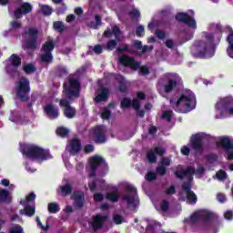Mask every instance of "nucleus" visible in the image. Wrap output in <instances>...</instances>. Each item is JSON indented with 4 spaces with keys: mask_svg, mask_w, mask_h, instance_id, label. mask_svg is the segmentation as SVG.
Returning a JSON list of instances; mask_svg holds the SVG:
<instances>
[{
    "mask_svg": "<svg viewBox=\"0 0 233 233\" xmlns=\"http://www.w3.org/2000/svg\"><path fill=\"white\" fill-rule=\"evenodd\" d=\"M217 37V43L219 45L221 41V37H223V33L219 31L217 34L207 33L206 34V41L199 40L198 42V46L196 47V51L192 53L193 57L195 59H208L213 57L214 54H216V44H214V39Z\"/></svg>",
    "mask_w": 233,
    "mask_h": 233,
    "instance_id": "obj_1",
    "label": "nucleus"
},
{
    "mask_svg": "<svg viewBox=\"0 0 233 233\" xmlns=\"http://www.w3.org/2000/svg\"><path fill=\"white\" fill-rule=\"evenodd\" d=\"M170 105L175 112L187 114V112H192L196 108V95L192 91H186L177 101L176 99H171Z\"/></svg>",
    "mask_w": 233,
    "mask_h": 233,
    "instance_id": "obj_2",
    "label": "nucleus"
},
{
    "mask_svg": "<svg viewBox=\"0 0 233 233\" xmlns=\"http://www.w3.org/2000/svg\"><path fill=\"white\" fill-rule=\"evenodd\" d=\"M20 152L28 159H37L39 161H47V159H52L50 150L33 144H20Z\"/></svg>",
    "mask_w": 233,
    "mask_h": 233,
    "instance_id": "obj_3",
    "label": "nucleus"
},
{
    "mask_svg": "<svg viewBox=\"0 0 233 233\" xmlns=\"http://www.w3.org/2000/svg\"><path fill=\"white\" fill-rule=\"evenodd\" d=\"M63 93L68 101L78 99L81 96V81H79V78L74 76V75H69L67 81L63 84Z\"/></svg>",
    "mask_w": 233,
    "mask_h": 233,
    "instance_id": "obj_4",
    "label": "nucleus"
},
{
    "mask_svg": "<svg viewBox=\"0 0 233 233\" xmlns=\"http://www.w3.org/2000/svg\"><path fill=\"white\" fill-rule=\"evenodd\" d=\"M30 80L27 77L22 76L16 82L15 96L19 101L26 103L30 99Z\"/></svg>",
    "mask_w": 233,
    "mask_h": 233,
    "instance_id": "obj_5",
    "label": "nucleus"
},
{
    "mask_svg": "<svg viewBox=\"0 0 233 233\" xmlns=\"http://www.w3.org/2000/svg\"><path fill=\"white\" fill-rule=\"evenodd\" d=\"M23 37H25V35H29L30 38L26 39L24 44L25 50H35L37 48V37L39 35V30L29 27L28 31H25L22 34Z\"/></svg>",
    "mask_w": 233,
    "mask_h": 233,
    "instance_id": "obj_6",
    "label": "nucleus"
},
{
    "mask_svg": "<svg viewBox=\"0 0 233 233\" xmlns=\"http://www.w3.org/2000/svg\"><path fill=\"white\" fill-rule=\"evenodd\" d=\"M54 48H56V43L52 40L46 41L42 46V52L44 54L41 55L40 58L43 63L50 64L54 61V55H52Z\"/></svg>",
    "mask_w": 233,
    "mask_h": 233,
    "instance_id": "obj_7",
    "label": "nucleus"
},
{
    "mask_svg": "<svg viewBox=\"0 0 233 233\" xmlns=\"http://www.w3.org/2000/svg\"><path fill=\"white\" fill-rule=\"evenodd\" d=\"M71 101L74 100H68L66 98H61L59 100V106L60 108H63V114L67 119H74L77 115V109L72 106Z\"/></svg>",
    "mask_w": 233,
    "mask_h": 233,
    "instance_id": "obj_8",
    "label": "nucleus"
},
{
    "mask_svg": "<svg viewBox=\"0 0 233 233\" xmlns=\"http://www.w3.org/2000/svg\"><path fill=\"white\" fill-rule=\"evenodd\" d=\"M192 179H194V177H189L188 181H184L181 187L182 190L186 192L187 202L190 205H196L198 203V196L192 191Z\"/></svg>",
    "mask_w": 233,
    "mask_h": 233,
    "instance_id": "obj_9",
    "label": "nucleus"
},
{
    "mask_svg": "<svg viewBox=\"0 0 233 233\" xmlns=\"http://www.w3.org/2000/svg\"><path fill=\"white\" fill-rule=\"evenodd\" d=\"M127 194L122 196V200L127 202V207H132L137 208V205H136V196H137V189L133 186H128L126 188Z\"/></svg>",
    "mask_w": 233,
    "mask_h": 233,
    "instance_id": "obj_10",
    "label": "nucleus"
},
{
    "mask_svg": "<svg viewBox=\"0 0 233 233\" xmlns=\"http://www.w3.org/2000/svg\"><path fill=\"white\" fill-rule=\"evenodd\" d=\"M118 63L125 66V68H130L131 70H139V62L136 61V59L128 55H122L118 58Z\"/></svg>",
    "mask_w": 233,
    "mask_h": 233,
    "instance_id": "obj_11",
    "label": "nucleus"
},
{
    "mask_svg": "<svg viewBox=\"0 0 233 233\" xmlns=\"http://www.w3.org/2000/svg\"><path fill=\"white\" fill-rule=\"evenodd\" d=\"M108 219V215H101V213H97L96 216L92 217V220L90 222L93 232H97V230H101L103 227H105V223Z\"/></svg>",
    "mask_w": 233,
    "mask_h": 233,
    "instance_id": "obj_12",
    "label": "nucleus"
},
{
    "mask_svg": "<svg viewBox=\"0 0 233 233\" xmlns=\"http://www.w3.org/2000/svg\"><path fill=\"white\" fill-rule=\"evenodd\" d=\"M217 147L225 148L226 154H228V161H233V143L229 137H222L220 140L217 142Z\"/></svg>",
    "mask_w": 233,
    "mask_h": 233,
    "instance_id": "obj_13",
    "label": "nucleus"
},
{
    "mask_svg": "<svg viewBox=\"0 0 233 233\" xmlns=\"http://www.w3.org/2000/svg\"><path fill=\"white\" fill-rule=\"evenodd\" d=\"M176 21L178 23H183L189 26V28L196 29L198 28V24L196 20L188 15V13H177L175 16Z\"/></svg>",
    "mask_w": 233,
    "mask_h": 233,
    "instance_id": "obj_14",
    "label": "nucleus"
},
{
    "mask_svg": "<svg viewBox=\"0 0 233 233\" xmlns=\"http://www.w3.org/2000/svg\"><path fill=\"white\" fill-rule=\"evenodd\" d=\"M176 179H179V181H183L185 177H192L194 174H196V167L189 166L186 169H177L173 172Z\"/></svg>",
    "mask_w": 233,
    "mask_h": 233,
    "instance_id": "obj_15",
    "label": "nucleus"
},
{
    "mask_svg": "<svg viewBox=\"0 0 233 233\" xmlns=\"http://www.w3.org/2000/svg\"><path fill=\"white\" fill-rule=\"evenodd\" d=\"M34 10V6H32V4L28 2H24L21 4V5L16 8L14 11V17L15 19H21L23 15H26L27 14H30Z\"/></svg>",
    "mask_w": 233,
    "mask_h": 233,
    "instance_id": "obj_16",
    "label": "nucleus"
},
{
    "mask_svg": "<svg viewBox=\"0 0 233 233\" xmlns=\"http://www.w3.org/2000/svg\"><path fill=\"white\" fill-rule=\"evenodd\" d=\"M72 199L74 201L73 207L76 210H81L85 207V192L81 190L75 191Z\"/></svg>",
    "mask_w": 233,
    "mask_h": 233,
    "instance_id": "obj_17",
    "label": "nucleus"
},
{
    "mask_svg": "<svg viewBox=\"0 0 233 233\" xmlns=\"http://www.w3.org/2000/svg\"><path fill=\"white\" fill-rule=\"evenodd\" d=\"M93 140L96 145H103L106 143V135L105 129L101 126H97L93 129Z\"/></svg>",
    "mask_w": 233,
    "mask_h": 233,
    "instance_id": "obj_18",
    "label": "nucleus"
},
{
    "mask_svg": "<svg viewBox=\"0 0 233 233\" xmlns=\"http://www.w3.org/2000/svg\"><path fill=\"white\" fill-rule=\"evenodd\" d=\"M101 165H103L106 170H108V164H106V161H105L103 157L94 156L89 159V166L91 170H97Z\"/></svg>",
    "mask_w": 233,
    "mask_h": 233,
    "instance_id": "obj_19",
    "label": "nucleus"
},
{
    "mask_svg": "<svg viewBox=\"0 0 233 233\" xmlns=\"http://www.w3.org/2000/svg\"><path fill=\"white\" fill-rule=\"evenodd\" d=\"M44 114H46L48 119H57L59 117V108L56 107L52 103L46 104L44 106Z\"/></svg>",
    "mask_w": 233,
    "mask_h": 233,
    "instance_id": "obj_20",
    "label": "nucleus"
},
{
    "mask_svg": "<svg viewBox=\"0 0 233 233\" xmlns=\"http://www.w3.org/2000/svg\"><path fill=\"white\" fill-rule=\"evenodd\" d=\"M191 148L196 152V154H201L205 147H203V137L199 135H195L191 138Z\"/></svg>",
    "mask_w": 233,
    "mask_h": 233,
    "instance_id": "obj_21",
    "label": "nucleus"
},
{
    "mask_svg": "<svg viewBox=\"0 0 233 233\" xmlns=\"http://www.w3.org/2000/svg\"><path fill=\"white\" fill-rule=\"evenodd\" d=\"M232 106H233L232 96L224 97L219 102L217 103V108L218 110H224L225 112H227L228 108H231Z\"/></svg>",
    "mask_w": 233,
    "mask_h": 233,
    "instance_id": "obj_22",
    "label": "nucleus"
},
{
    "mask_svg": "<svg viewBox=\"0 0 233 233\" xmlns=\"http://www.w3.org/2000/svg\"><path fill=\"white\" fill-rule=\"evenodd\" d=\"M83 150V146L81 145V140L78 137H74L70 142V154L76 155L79 154Z\"/></svg>",
    "mask_w": 233,
    "mask_h": 233,
    "instance_id": "obj_23",
    "label": "nucleus"
},
{
    "mask_svg": "<svg viewBox=\"0 0 233 233\" xmlns=\"http://www.w3.org/2000/svg\"><path fill=\"white\" fill-rule=\"evenodd\" d=\"M14 201V197H12V189H1V203L5 205H11Z\"/></svg>",
    "mask_w": 233,
    "mask_h": 233,
    "instance_id": "obj_24",
    "label": "nucleus"
},
{
    "mask_svg": "<svg viewBox=\"0 0 233 233\" xmlns=\"http://www.w3.org/2000/svg\"><path fill=\"white\" fill-rule=\"evenodd\" d=\"M132 45L137 50H142V54H147V52H152L154 50V46H143V42L140 40H133Z\"/></svg>",
    "mask_w": 233,
    "mask_h": 233,
    "instance_id": "obj_25",
    "label": "nucleus"
},
{
    "mask_svg": "<svg viewBox=\"0 0 233 233\" xmlns=\"http://www.w3.org/2000/svg\"><path fill=\"white\" fill-rule=\"evenodd\" d=\"M110 96V90L105 86L99 89V94L95 97L96 103H102V101H106Z\"/></svg>",
    "mask_w": 233,
    "mask_h": 233,
    "instance_id": "obj_26",
    "label": "nucleus"
},
{
    "mask_svg": "<svg viewBox=\"0 0 233 233\" xmlns=\"http://www.w3.org/2000/svg\"><path fill=\"white\" fill-rule=\"evenodd\" d=\"M120 34H121V29L119 28V26L118 25H114L112 27V30L109 27H107L105 30L103 35L105 37H106L107 39H110V37H112V35H115L116 39H117V37H119Z\"/></svg>",
    "mask_w": 233,
    "mask_h": 233,
    "instance_id": "obj_27",
    "label": "nucleus"
},
{
    "mask_svg": "<svg viewBox=\"0 0 233 233\" xmlns=\"http://www.w3.org/2000/svg\"><path fill=\"white\" fill-rule=\"evenodd\" d=\"M177 88V81L176 79H168L167 82L164 85V92L166 94H170Z\"/></svg>",
    "mask_w": 233,
    "mask_h": 233,
    "instance_id": "obj_28",
    "label": "nucleus"
},
{
    "mask_svg": "<svg viewBox=\"0 0 233 233\" xmlns=\"http://www.w3.org/2000/svg\"><path fill=\"white\" fill-rule=\"evenodd\" d=\"M25 214L27 218H32L33 216H35V205L30 206L26 205L25 206L24 209L20 210V214Z\"/></svg>",
    "mask_w": 233,
    "mask_h": 233,
    "instance_id": "obj_29",
    "label": "nucleus"
},
{
    "mask_svg": "<svg viewBox=\"0 0 233 233\" xmlns=\"http://www.w3.org/2000/svg\"><path fill=\"white\" fill-rule=\"evenodd\" d=\"M119 191L117 189L106 194V199L111 201V203H117V201H119Z\"/></svg>",
    "mask_w": 233,
    "mask_h": 233,
    "instance_id": "obj_30",
    "label": "nucleus"
},
{
    "mask_svg": "<svg viewBox=\"0 0 233 233\" xmlns=\"http://www.w3.org/2000/svg\"><path fill=\"white\" fill-rule=\"evenodd\" d=\"M47 210L49 214H57L61 210V207L56 202H50L47 205Z\"/></svg>",
    "mask_w": 233,
    "mask_h": 233,
    "instance_id": "obj_31",
    "label": "nucleus"
},
{
    "mask_svg": "<svg viewBox=\"0 0 233 233\" xmlns=\"http://www.w3.org/2000/svg\"><path fill=\"white\" fill-rule=\"evenodd\" d=\"M87 54L89 56H92L93 54H96V56L103 54V46L96 45L94 47L90 46Z\"/></svg>",
    "mask_w": 233,
    "mask_h": 233,
    "instance_id": "obj_32",
    "label": "nucleus"
},
{
    "mask_svg": "<svg viewBox=\"0 0 233 233\" xmlns=\"http://www.w3.org/2000/svg\"><path fill=\"white\" fill-rule=\"evenodd\" d=\"M95 20H96V22L92 21L89 23V28H93V30H97L99 28V26H101V25L103 24L101 22V15H96Z\"/></svg>",
    "mask_w": 233,
    "mask_h": 233,
    "instance_id": "obj_33",
    "label": "nucleus"
},
{
    "mask_svg": "<svg viewBox=\"0 0 233 233\" xmlns=\"http://www.w3.org/2000/svg\"><path fill=\"white\" fill-rule=\"evenodd\" d=\"M116 52L117 54H125V52H127V54H136L137 51L130 48V46L126 44L120 47H117Z\"/></svg>",
    "mask_w": 233,
    "mask_h": 233,
    "instance_id": "obj_34",
    "label": "nucleus"
},
{
    "mask_svg": "<svg viewBox=\"0 0 233 233\" xmlns=\"http://www.w3.org/2000/svg\"><path fill=\"white\" fill-rule=\"evenodd\" d=\"M9 61L12 65V66H14L15 68L19 67V66L21 65V58L19 56L13 54L11 55Z\"/></svg>",
    "mask_w": 233,
    "mask_h": 233,
    "instance_id": "obj_35",
    "label": "nucleus"
},
{
    "mask_svg": "<svg viewBox=\"0 0 233 233\" xmlns=\"http://www.w3.org/2000/svg\"><path fill=\"white\" fill-rule=\"evenodd\" d=\"M56 76L58 77H65V76H68V69L63 66H59L56 67Z\"/></svg>",
    "mask_w": 233,
    "mask_h": 233,
    "instance_id": "obj_36",
    "label": "nucleus"
},
{
    "mask_svg": "<svg viewBox=\"0 0 233 233\" xmlns=\"http://www.w3.org/2000/svg\"><path fill=\"white\" fill-rule=\"evenodd\" d=\"M128 15L131 19V21H137L139 17H141V13L137 9H133L128 12Z\"/></svg>",
    "mask_w": 233,
    "mask_h": 233,
    "instance_id": "obj_37",
    "label": "nucleus"
},
{
    "mask_svg": "<svg viewBox=\"0 0 233 233\" xmlns=\"http://www.w3.org/2000/svg\"><path fill=\"white\" fill-rule=\"evenodd\" d=\"M69 134L68 128L60 127L56 128V135L60 137H67Z\"/></svg>",
    "mask_w": 233,
    "mask_h": 233,
    "instance_id": "obj_38",
    "label": "nucleus"
},
{
    "mask_svg": "<svg viewBox=\"0 0 233 233\" xmlns=\"http://www.w3.org/2000/svg\"><path fill=\"white\" fill-rule=\"evenodd\" d=\"M62 196H70L72 194V185L66 184L61 187Z\"/></svg>",
    "mask_w": 233,
    "mask_h": 233,
    "instance_id": "obj_39",
    "label": "nucleus"
},
{
    "mask_svg": "<svg viewBox=\"0 0 233 233\" xmlns=\"http://www.w3.org/2000/svg\"><path fill=\"white\" fill-rule=\"evenodd\" d=\"M53 28L56 32H59V34H62V32H65V25L61 21L54 22Z\"/></svg>",
    "mask_w": 233,
    "mask_h": 233,
    "instance_id": "obj_40",
    "label": "nucleus"
},
{
    "mask_svg": "<svg viewBox=\"0 0 233 233\" xmlns=\"http://www.w3.org/2000/svg\"><path fill=\"white\" fill-rule=\"evenodd\" d=\"M41 12L44 15H52V12H54V9H52V7L48 5H42Z\"/></svg>",
    "mask_w": 233,
    "mask_h": 233,
    "instance_id": "obj_41",
    "label": "nucleus"
},
{
    "mask_svg": "<svg viewBox=\"0 0 233 233\" xmlns=\"http://www.w3.org/2000/svg\"><path fill=\"white\" fill-rule=\"evenodd\" d=\"M121 108H130L132 106V100L128 97H124L120 102Z\"/></svg>",
    "mask_w": 233,
    "mask_h": 233,
    "instance_id": "obj_42",
    "label": "nucleus"
},
{
    "mask_svg": "<svg viewBox=\"0 0 233 233\" xmlns=\"http://www.w3.org/2000/svg\"><path fill=\"white\" fill-rule=\"evenodd\" d=\"M216 177L218 179V181H225V179L228 177V175H227L225 170L219 169L216 174Z\"/></svg>",
    "mask_w": 233,
    "mask_h": 233,
    "instance_id": "obj_43",
    "label": "nucleus"
},
{
    "mask_svg": "<svg viewBox=\"0 0 233 233\" xmlns=\"http://www.w3.org/2000/svg\"><path fill=\"white\" fill-rule=\"evenodd\" d=\"M147 161H149L150 163H156V161H157V157H156V153L154 152V150L150 149L147 154Z\"/></svg>",
    "mask_w": 233,
    "mask_h": 233,
    "instance_id": "obj_44",
    "label": "nucleus"
},
{
    "mask_svg": "<svg viewBox=\"0 0 233 233\" xmlns=\"http://www.w3.org/2000/svg\"><path fill=\"white\" fill-rule=\"evenodd\" d=\"M35 70H36L35 66L32 64H27L24 66V72H25V74H34Z\"/></svg>",
    "mask_w": 233,
    "mask_h": 233,
    "instance_id": "obj_45",
    "label": "nucleus"
},
{
    "mask_svg": "<svg viewBox=\"0 0 233 233\" xmlns=\"http://www.w3.org/2000/svg\"><path fill=\"white\" fill-rule=\"evenodd\" d=\"M116 46H117V41H116V39H111L107 41L106 48V50L112 51Z\"/></svg>",
    "mask_w": 233,
    "mask_h": 233,
    "instance_id": "obj_46",
    "label": "nucleus"
},
{
    "mask_svg": "<svg viewBox=\"0 0 233 233\" xmlns=\"http://www.w3.org/2000/svg\"><path fill=\"white\" fill-rule=\"evenodd\" d=\"M110 116H112V111H110V108L104 107L103 112L101 113L102 119H110Z\"/></svg>",
    "mask_w": 233,
    "mask_h": 233,
    "instance_id": "obj_47",
    "label": "nucleus"
},
{
    "mask_svg": "<svg viewBox=\"0 0 233 233\" xmlns=\"http://www.w3.org/2000/svg\"><path fill=\"white\" fill-rule=\"evenodd\" d=\"M170 208V203L167 202V200L164 199L160 203V209L162 212H168V209Z\"/></svg>",
    "mask_w": 233,
    "mask_h": 233,
    "instance_id": "obj_48",
    "label": "nucleus"
},
{
    "mask_svg": "<svg viewBox=\"0 0 233 233\" xmlns=\"http://www.w3.org/2000/svg\"><path fill=\"white\" fill-rule=\"evenodd\" d=\"M9 233H25L19 224H15L9 229Z\"/></svg>",
    "mask_w": 233,
    "mask_h": 233,
    "instance_id": "obj_49",
    "label": "nucleus"
},
{
    "mask_svg": "<svg viewBox=\"0 0 233 233\" xmlns=\"http://www.w3.org/2000/svg\"><path fill=\"white\" fill-rule=\"evenodd\" d=\"M189 221L192 225H196V223H198L199 221V213L195 212V213L191 214V216L189 218Z\"/></svg>",
    "mask_w": 233,
    "mask_h": 233,
    "instance_id": "obj_50",
    "label": "nucleus"
},
{
    "mask_svg": "<svg viewBox=\"0 0 233 233\" xmlns=\"http://www.w3.org/2000/svg\"><path fill=\"white\" fill-rule=\"evenodd\" d=\"M162 119H166L167 123H170L172 121V111H164L162 114Z\"/></svg>",
    "mask_w": 233,
    "mask_h": 233,
    "instance_id": "obj_51",
    "label": "nucleus"
},
{
    "mask_svg": "<svg viewBox=\"0 0 233 233\" xmlns=\"http://www.w3.org/2000/svg\"><path fill=\"white\" fill-rule=\"evenodd\" d=\"M139 68L138 70H140V74L142 76H148V74H150V69H148V66H141V63H139Z\"/></svg>",
    "mask_w": 233,
    "mask_h": 233,
    "instance_id": "obj_52",
    "label": "nucleus"
},
{
    "mask_svg": "<svg viewBox=\"0 0 233 233\" xmlns=\"http://www.w3.org/2000/svg\"><path fill=\"white\" fill-rule=\"evenodd\" d=\"M113 221L116 225H121L123 223V216L119 214L113 215Z\"/></svg>",
    "mask_w": 233,
    "mask_h": 233,
    "instance_id": "obj_53",
    "label": "nucleus"
},
{
    "mask_svg": "<svg viewBox=\"0 0 233 233\" xmlns=\"http://www.w3.org/2000/svg\"><path fill=\"white\" fill-rule=\"evenodd\" d=\"M156 173L158 174V176H165V174H167V167H165V166H158L156 168Z\"/></svg>",
    "mask_w": 233,
    "mask_h": 233,
    "instance_id": "obj_54",
    "label": "nucleus"
},
{
    "mask_svg": "<svg viewBox=\"0 0 233 233\" xmlns=\"http://www.w3.org/2000/svg\"><path fill=\"white\" fill-rule=\"evenodd\" d=\"M206 159L208 163H216V161H218V155L216 154L207 155Z\"/></svg>",
    "mask_w": 233,
    "mask_h": 233,
    "instance_id": "obj_55",
    "label": "nucleus"
},
{
    "mask_svg": "<svg viewBox=\"0 0 233 233\" xmlns=\"http://www.w3.org/2000/svg\"><path fill=\"white\" fill-rule=\"evenodd\" d=\"M165 194L166 196H174V194H176V186L171 185L165 190Z\"/></svg>",
    "mask_w": 233,
    "mask_h": 233,
    "instance_id": "obj_56",
    "label": "nucleus"
},
{
    "mask_svg": "<svg viewBox=\"0 0 233 233\" xmlns=\"http://www.w3.org/2000/svg\"><path fill=\"white\" fill-rule=\"evenodd\" d=\"M155 35L157 37V39H165V37H167V33H165V31H161L159 29H157L155 31Z\"/></svg>",
    "mask_w": 233,
    "mask_h": 233,
    "instance_id": "obj_57",
    "label": "nucleus"
},
{
    "mask_svg": "<svg viewBox=\"0 0 233 233\" xmlns=\"http://www.w3.org/2000/svg\"><path fill=\"white\" fill-rule=\"evenodd\" d=\"M93 199L94 201H96V203H100L101 201H103L105 199V196L102 195V193H96L93 196Z\"/></svg>",
    "mask_w": 233,
    "mask_h": 233,
    "instance_id": "obj_58",
    "label": "nucleus"
},
{
    "mask_svg": "<svg viewBox=\"0 0 233 233\" xmlns=\"http://www.w3.org/2000/svg\"><path fill=\"white\" fill-rule=\"evenodd\" d=\"M157 176L156 175V173L149 171L147 175H146V179L147 181H156Z\"/></svg>",
    "mask_w": 233,
    "mask_h": 233,
    "instance_id": "obj_59",
    "label": "nucleus"
},
{
    "mask_svg": "<svg viewBox=\"0 0 233 233\" xmlns=\"http://www.w3.org/2000/svg\"><path fill=\"white\" fill-rule=\"evenodd\" d=\"M143 34H145V26L138 25L136 29V35H137V37H143Z\"/></svg>",
    "mask_w": 233,
    "mask_h": 233,
    "instance_id": "obj_60",
    "label": "nucleus"
},
{
    "mask_svg": "<svg viewBox=\"0 0 233 233\" xmlns=\"http://www.w3.org/2000/svg\"><path fill=\"white\" fill-rule=\"evenodd\" d=\"M90 192H96V188H97V179H94L93 181L88 183Z\"/></svg>",
    "mask_w": 233,
    "mask_h": 233,
    "instance_id": "obj_61",
    "label": "nucleus"
},
{
    "mask_svg": "<svg viewBox=\"0 0 233 233\" xmlns=\"http://www.w3.org/2000/svg\"><path fill=\"white\" fill-rule=\"evenodd\" d=\"M227 41L228 43V46L227 48H230L231 46H233V31H229V34L227 36Z\"/></svg>",
    "mask_w": 233,
    "mask_h": 233,
    "instance_id": "obj_62",
    "label": "nucleus"
},
{
    "mask_svg": "<svg viewBox=\"0 0 233 233\" xmlns=\"http://www.w3.org/2000/svg\"><path fill=\"white\" fill-rule=\"evenodd\" d=\"M1 185H3V187H9L10 190L14 188V184H10V180L6 178L1 180Z\"/></svg>",
    "mask_w": 233,
    "mask_h": 233,
    "instance_id": "obj_63",
    "label": "nucleus"
},
{
    "mask_svg": "<svg viewBox=\"0 0 233 233\" xmlns=\"http://www.w3.org/2000/svg\"><path fill=\"white\" fill-rule=\"evenodd\" d=\"M157 156H164L165 155V149L161 147H156L153 150Z\"/></svg>",
    "mask_w": 233,
    "mask_h": 233,
    "instance_id": "obj_64",
    "label": "nucleus"
}]
</instances>
